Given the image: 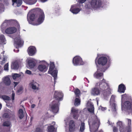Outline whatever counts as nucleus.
I'll return each instance as SVG.
<instances>
[{
	"instance_id": "nucleus-15",
	"label": "nucleus",
	"mask_w": 132,
	"mask_h": 132,
	"mask_svg": "<svg viewBox=\"0 0 132 132\" xmlns=\"http://www.w3.org/2000/svg\"><path fill=\"white\" fill-rule=\"evenodd\" d=\"M57 127V125L55 122H53L47 128V132H56L55 129Z\"/></svg>"
},
{
	"instance_id": "nucleus-58",
	"label": "nucleus",
	"mask_w": 132,
	"mask_h": 132,
	"mask_svg": "<svg viewBox=\"0 0 132 132\" xmlns=\"http://www.w3.org/2000/svg\"><path fill=\"white\" fill-rule=\"evenodd\" d=\"M98 132H103L102 130H100Z\"/></svg>"
},
{
	"instance_id": "nucleus-17",
	"label": "nucleus",
	"mask_w": 132,
	"mask_h": 132,
	"mask_svg": "<svg viewBox=\"0 0 132 132\" xmlns=\"http://www.w3.org/2000/svg\"><path fill=\"white\" fill-rule=\"evenodd\" d=\"M78 110L74 108H72L71 110V113L73 118L76 119H78L79 117Z\"/></svg>"
},
{
	"instance_id": "nucleus-25",
	"label": "nucleus",
	"mask_w": 132,
	"mask_h": 132,
	"mask_svg": "<svg viewBox=\"0 0 132 132\" xmlns=\"http://www.w3.org/2000/svg\"><path fill=\"white\" fill-rule=\"evenodd\" d=\"M36 60L33 59H31L28 61V64L30 68H33L35 65Z\"/></svg>"
},
{
	"instance_id": "nucleus-36",
	"label": "nucleus",
	"mask_w": 132,
	"mask_h": 132,
	"mask_svg": "<svg viewBox=\"0 0 132 132\" xmlns=\"http://www.w3.org/2000/svg\"><path fill=\"white\" fill-rule=\"evenodd\" d=\"M130 97L129 95L126 94H125L122 96L121 101L123 102V100H125L128 99Z\"/></svg>"
},
{
	"instance_id": "nucleus-5",
	"label": "nucleus",
	"mask_w": 132,
	"mask_h": 132,
	"mask_svg": "<svg viewBox=\"0 0 132 132\" xmlns=\"http://www.w3.org/2000/svg\"><path fill=\"white\" fill-rule=\"evenodd\" d=\"M45 16L43 11L40 10L35 18V22L31 24L34 25H38L41 24L43 22Z\"/></svg>"
},
{
	"instance_id": "nucleus-35",
	"label": "nucleus",
	"mask_w": 132,
	"mask_h": 132,
	"mask_svg": "<svg viewBox=\"0 0 132 132\" xmlns=\"http://www.w3.org/2000/svg\"><path fill=\"white\" fill-rule=\"evenodd\" d=\"M5 38L3 35H2L0 36V44H5Z\"/></svg>"
},
{
	"instance_id": "nucleus-9",
	"label": "nucleus",
	"mask_w": 132,
	"mask_h": 132,
	"mask_svg": "<svg viewBox=\"0 0 132 132\" xmlns=\"http://www.w3.org/2000/svg\"><path fill=\"white\" fill-rule=\"evenodd\" d=\"M43 62V64L39 65L37 67V69L40 72H45L47 70V66L48 65V64L44 61H40V62Z\"/></svg>"
},
{
	"instance_id": "nucleus-16",
	"label": "nucleus",
	"mask_w": 132,
	"mask_h": 132,
	"mask_svg": "<svg viewBox=\"0 0 132 132\" xmlns=\"http://www.w3.org/2000/svg\"><path fill=\"white\" fill-rule=\"evenodd\" d=\"M14 22H16V21L12 20H5L2 25L1 28L2 31H3L8 25L12 24Z\"/></svg>"
},
{
	"instance_id": "nucleus-41",
	"label": "nucleus",
	"mask_w": 132,
	"mask_h": 132,
	"mask_svg": "<svg viewBox=\"0 0 132 132\" xmlns=\"http://www.w3.org/2000/svg\"><path fill=\"white\" fill-rule=\"evenodd\" d=\"M23 88L22 87H20L17 91L18 94H20L22 93Z\"/></svg>"
},
{
	"instance_id": "nucleus-44",
	"label": "nucleus",
	"mask_w": 132,
	"mask_h": 132,
	"mask_svg": "<svg viewBox=\"0 0 132 132\" xmlns=\"http://www.w3.org/2000/svg\"><path fill=\"white\" fill-rule=\"evenodd\" d=\"M35 132H42V130L40 128H37L35 131Z\"/></svg>"
},
{
	"instance_id": "nucleus-29",
	"label": "nucleus",
	"mask_w": 132,
	"mask_h": 132,
	"mask_svg": "<svg viewBox=\"0 0 132 132\" xmlns=\"http://www.w3.org/2000/svg\"><path fill=\"white\" fill-rule=\"evenodd\" d=\"M88 111L92 113H94V107L93 105L91 104H89L88 106Z\"/></svg>"
},
{
	"instance_id": "nucleus-59",
	"label": "nucleus",
	"mask_w": 132,
	"mask_h": 132,
	"mask_svg": "<svg viewBox=\"0 0 132 132\" xmlns=\"http://www.w3.org/2000/svg\"><path fill=\"white\" fill-rule=\"evenodd\" d=\"M29 16V13L28 14V17Z\"/></svg>"
},
{
	"instance_id": "nucleus-42",
	"label": "nucleus",
	"mask_w": 132,
	"mask_h": 132,
	"mask_svg": "<svg viewBox=\"0 0 132 132\" xmlns=\"http://www.w3.org/2000/svg\"><path fill=\"white\" fill-rule=\"evenodd\" d=\"M4 69L5 70H8L9 69L8 63H6L4 66Z\"/></svg>"
},
{
	"instance_id": "nucleus-12",
	"label": "nucleus",
	"mask_w": 132,
	"mask_h": 132,
	"mask_svg": "<svg viewBox=\"0 0 132 132\" xmlns=\"http://www.w3.org/2000/svg\"><path fill=\"white\" fill-rule=\"evenodd\" d=\"M19 36L16 37L14 39V45L16 48L21 47L23 44V41Z\"/></svg>"
},
{
	"instance_id": "nucleus-38",
	"label": "nucleus",
	"mask_w": 132,
	"mask_h": 132,
	"mask_svg": "<svg viewBox=\"0 0 132 132\" xmlns=\"http://www.w3.org/2000/svg\"><path fill=\"white\" fill-rule=\"evenodd\" d=\"M74 92L75 94L76 97H79V95L80 94V91L78 89H76L74 91Z\"/></svg>"
},
{
	"instance_id": "nucleus-13",
	"label": "nucleus",
	"mask_w": 132,
	"mask_h": 132,
	"mask_svg": "<svg viewBox=\"0 0 132 132\" xmlns=\"http://www.w3.org/2000/svg\"><path fill=\"white\" fill-rule=\"evenodd\" d=\"M29 86L30 88L34 90L37 91L39 89V84L34 80H32L30 81L29 84Z\"/></svg>"
},
{
	"instance_id": "nucleus-56",
	"label": "nucleus",
	"mask_w": 132,
	"mask_h": 132,
	"mask_svg": "<svg viewBox=\"0 0 132 132\" xmlns=\"http://www.w3.org/2000/svg\"><path fill=\"white\" fill-rule=\"evenodd\" d=\"M48 0H41V1L42 2H44L46 1H47Z\"/></svg>"
},
{
	"instance_id": "nucleus-21",
	"label": "nucleus",
	"mask_w": 132,
	"mask_h": 132,
	"mask_svg": "<svg viewBox=\"0 0 132 132\" xmlns=\"http://www.w3.org/2000/svg\"><path fill=\"white\" fill-rule=\"evenodd\" d=\"M28 51L29 55L32 56L35 53L36 49L35 47L34 46H30L28 48Z\"/></svg>"
},
{
	"instance_id": "nucleus-24",
	"label": "nucleus",
	"mask_w": 132,
	"mask_h": 132,
	"mask_svg": "<svg viewBox=\"0 0 132 132\" xmlns=\"http://www.w3.org/2000/svg\"><path fill=\"white\" fill-rule=\"evenodd\" d=\"M12 5L15 7L20 6L22 4V0H12Z\"/></svg>"
},
{
	"instance_id": "nucleus-1",
	"label": "nucleus",
	"mask_w": 132,
	"mask_h": 132,
	"mask_svg": "<svg viewBox=\"0 0 132 132\" xmlns=\"http://www.w3.org/2000/svg\"><path fill=\"white\" fill-rule=\"evenodd\" d=\"M98 88L103 91L102 94L105 98L106 99L111 94L108 82L103 78L100 82L96 83L95 87L92 89L90 92L91 95L94 96L100 95V91Z\"/></svg>"
},
{
	"instance_id": "nucleus-47",
	"label": "nucleus",
	"mask_w": 132,
	"mask_h": 132,
	"mask_svg": "<svg viewBox=\"0 0 132 132\" xmlns=\"http://www.w3.org/2000/svg\"><path fill=\"white\" fill-rule=\"evenodd\" d=\"M4 117L6 118H8L9 117V115L7 113H5L3 114Z\"/></svg>"
},
{
	"instance_id": "nucleus-51",
	"label": "nucleus",
	"mask_w": 132,
	"mask_h": 132,
	"mask_svg": "<svg viewBox=\"0 0 132 132\" xmlns=\"http://www.w3.org/2000/svg\"><path fill=\"white\" fill-rule=\"evenodd\" d=\"M7 56H6L4 55V59L3 60V62H5V60H6L7 59Z\"/></svg>"
},
{
	"instance_id": "nucleus-7",
	"label": "nucleus",
	"mask_w": 132,
	"mask_h": 132,
	"mask_svg": "<svg viewBox=\"0 0 132 132\" xmlns=\"http://www.w3.org/2000/svg\"><path fill=\"white\" fill-rule=\"evenodd\" d=\"M121 109L122 111H125L129 112L131 111V103L128 101H126L121 103Z\"/></svg>"
},
{
	"instance_id": "nucleus-34",
	"label": "nucleus",
	"mask_w": 132,
	"mask_h": 132,
	"mask_svg": "<svg viewBox=\"0 0 132 132\" xmlns=\"http://www.w3.org/2000/svg\"><path fill=\"white\" fill-rule=\"evenodd\" d=\"M85 128V123L81 122V123L79 132H84Z\"/></svg>"
},
{
	"instance_id": "nucleus-22",
	"label": "nucleus",
	"mask_w": 132,
	"mask_h": 132,
	"mask_svg": "<svg viewBox=\"0 0 132 132\" xmlns=\"http://www.w3.org/2000/svg\"><path fill=\"white\" fill-rule=\"evenodd\" d=\"M3 82L4 84L6 86H9L11 83V81L10 78L7 76L3 78Z\"/></svg>"
},
{
	"instance_id": "nucleus-40",
	"label": "nucleus",
	"mask_w": 132,
	"mask_h": 132,
	"mask_svg": "<svg viewBox=\"0 0 132 132\" xmlns=\"http://www.w3.org/2000/svg\"><path fill=\"white\" fill-rule=\"evenodd\" d=\"M115 97L116 96H115L114 95H112L110 99V103L115 102L114 100Z\"/></svg>"
},
{
	"instance_id": "nucleus-4",
	"label": "nucleus",
	"mask_w": 132,
	"mask_h": 132,
	"mask_svg": "<svg viewBox=\"0 0 132 132\" xmlns=\"http://www.w3.org/2000/svg\"><path fill=\"white\" fill-rule=\"evenodd\" d=\"M102 7V3L101 0H89L85 5L86 9L96 10Z\"/></svg>"
},
{
	"instance_id": "nucleus-10",
	"label": "nucleus",
	"mask_w": 132,
	"mask_h": 132,
	"mask_svg": "<svg viewBox=\"0 0 132 132\" xmlns=\"http://www.w3.org/2000/svg\"><path fill=\"white\" fill-rule=\"evenodd\" d=\"M73 63L75 66H78L83 65L84 63L80 56H76L73 59Z\"/></svg>"
},
{
	"instance_id": "nucleus-64",
	"label": "nucleus",
	"mask_w": 132,
	"mask_h": 132,
	"mask_svg": "<svg viewBox=\"0 0 132 132\" xmlns=\"http://www.w3.org/2000/svg\"><path fill=\"white\" fill-rule=\"evenodd\" d=\"M14 51H15V50H14Z\"/></svg>"
},
{
	"instance_id": "nucleus-14",
	"label": "nucleus",
	"mask_w": 132,
	"mask_h": 132,
	"mask_svg": "<svg viewBox=\"0 0 132 132\" xmlns=\"http://www.w3.org/2000/svg\"><path fill=\"white\" fill-rule=\"evenodd\" d=\"M81 10L79 6L77 4L73 5L71 6L70 11L74 14L78 13Z\"/></svg>"
},
{
	"instance_id": "nucleus-62",
	"label": "nucleus",
	"mask_w": 132,
	"mask_h": 132,
	"mask_svg": "<svg viewBox=\"0 0 132 132\" xmlns=\"http://www.w3.org/2000/svg\"><path fill=\"white\" fill-rule=\"evenodd\" d=\"M17 50V51H18L17 52H18V51H19V50Z\"/></svg>"
},
{
	"instance_id": "nucleus-52",
	"label": "nucleus",
	"mask_w": 132,
	"mask_h": 132,
	"mask_svg": "<svg viewBox=\"0 0 132 132\" xmlns=\"http://www.w3.org/2000/svg\"><path fill=\"white\" fill-rule=\"evenodd\" d=\"M101 110L102 111H104L106 110V108H104L103 107H101Z\"/></svg>"
},
{
	"instance_id": "nucleus-11",
	"label": "nucleus",
	"mask_w": 132,
	"mask_h": 132,
	"mask_svg": "<svg viewBox=\"0 0 132 132\" xmlns=\"http://www.w3.org/2000/svg\"><path fill=\"white\" fill-rule=\"evenodd\" d=\"M117 126L119 127L120 131V132H130L131 128L129 127L127 128H125L124 125H123L121 121H119L117 123Z\"/></svg>"
},
{
	"instance_id": "nucleus-33",
	"label": "nucleus",
	"mask_w": 132,
	"mask_h": 132,
	"mask_svg": "<svg viewBox=\"0 0 132 132\" xmlns=\"http://www.w3.org/2000/svg\"><path fill=\"white\" fill-rule=\"evenodd\" d=\"M0 98L3 99L4 101H9L10 100L9 96L5 95H2L0 94Z\"/></svg>"
},
{
	"instance_id": "nucleus-30",
	"label": "nucleus",
	"mask_w": 132,
	"mask_h": 132,
	"mask_svg": "<svg viewBox=\"0 0 132 132\" xmlns=\"http://www.w3.org/2000/svg\"><path fill=\"white\" fill-rule=\"evenodd\" d=\"M110 105L112 112L115 113L116 111V105L114 102L110 103Z\"/></svg>"
},
{
	"instance_id": "nucleus-54",
	"label": "nucleus",
	"mask_w": 132,
	"mask_h": 132,
	"mask_svg": "<svg viewBox=\"0 0 132 132\" xmlns=\"http://www.w3.org/2000/svg\"><path fill=\"white\" fill-rule=\"evenodd\" d=\"M14 87H15L18 84V82H14Z\"/></svg>"
},
{
	"instance_id": "nucleus-46",
	"label": "nucleus",
	"mask_w": 132,
	"mask_h": 132,
	"mask_svg": "<svg viewBox=\"0 0 132 132\" xmlns=\"http://www.w3.org/2000/svg\"><path fill=\"white\" fill-rule=\"evenodd\" d=\"M25 73L28 75L31 74V71L28 70H27L26 71Z\"/></svg>"
},
{
	"instance_id": "nucleus-3",
	"label": "nucleus",
	"mask_w": 132,
	"mask_h": 132,
	"mask_svg": "<svg viewBox=\"0 0 132 132\" xmlns=\"http://www.w3.org/2000/svg\"><path fill=\"white\" fill-rule=\"evenodd\" d=\"M88 124L90 132H95L100 125V120L96 116H93L89 120Z\"/></svg>"
},
{
	"instance_id": "nucleus-31",
	"label": "nucleus",
	"mask_w": 132,
	"mask_h": 132,
	"mask_svg": "<svg viewBox=\"0 0 132 132\" xmlns=\"http://www.w3.org/2000/svg\"><path fill=\"white\" fill-rule=\"evenodd\" d=\"M24 113L23 112V110L21 109H20L19 111L18 116L20 119H22L24 116Z\"/></svg>"
},
{
	"instance_id": "nucleus-27",
	"label": "nucleus",
	"mask_w": 132,
	"mask_h": 132,
	"mask_svg": "<svg viewBox=\"0 0 132 132\" xmlns=\"http://www.w3.org/2000/svg\"><path fill=\"white\" fill-rule=\"evenodd\" d=\"M126 90V87L125 85L122 84L119 85L118 87V91L121 93H124Z\"/></svg>"
},
{
	"instance_id": "nucleus-32",
	"label": "nucleus",
	"mask_w": 132,
	"mask_h": 132,
	"mask_svg": "<svg viewBox=\"0 0 132 132\" xmlns=\"http://www.w3.org/2000/svg\"><path fill=\"white\" fill-rule=\"evenodd\" d=\"M80 101L79 97H76L74 103V105L76 106H77L80 104Z\"/></svg>"
},
{
	"instance_id": "nucleus-6",
	"label": "nucleus",
	"mask_w": 132,
	"mask_h": 132,
	"mask_svg": "<svg viewBox=\"0 0 132 132\" xmlns=\"http://www.w3.org/2000/svg\"><path fill=\"white\" fill-rule=\"evenodd\" d=\"M48 73L51 74L53 77L55 83L57 78V70H56V68L55 67L54 64L53 62H50Z\"/></svg>"
},
{
	"instance_id": "nucleus-39",
	"label": "nucleus",
	"mask_w": 132,
	"mask_h": 132,
	"mask_svg": "<svg viewBox=\"0 0 132 132\" xmlns=\"http://www.w3.org/2000/svg\"><path fill=\"white\" fill-rule=\"evenodd\" d=\"M10 125V122L9 121H8L5 122L3 124V125L4 126H9Z\"/></svg>"
},
{
	"instance_id": "nucleus-2",
	"label": "nucleus",
	"mask_w": 132,
	"mask_h": 132,
	"mask_svg": "<svg viewBox=\"0 0 132 132\" xmlns=\"http://www.w3.org/2000/svg\"><path fill=\"white\" fill-rule=\"evenodd\" d=\"M111 62L110 58L107 55H102L98 57V56L95 60V63L97 66L98 64L105 67L104 69L101 70L103 72H104L109 67L111 63Z\"/></svg>"
},
{
	"instance_id": "nucleus-20",
	"label": "nucleus",
	"mask_w": 132,
	"mask_h": 132,
	"mask_svg": "<svg viewBox=\"0 0 132 132\" xmlns=\"http://www.w3.org/2000/svg\"><path fill=\"white\" fill-rule=\"evenodd\" d=\"M69 131L70 132H73L75 129V124L73 120H70L69 123Z\"/></svg>"
},
{
	"instance_id": "nucleus-63",
	"label": "nucleus",
	"mask_w": 132,
	"mask_h": 132,
	"mask_svg": "<svg viewBox=\"0 0 132 132\" xmlns=\"http://www.w3.org/2000/svg\"><path fill=\"white\" fill-rule=\"evenodd\" d=\"M29 23H30V22L29 21Z\"/></svg>"
},
{
	"instance_id": "nucleus-50",
	"label": "nucleus",
	"mask_w": 132,
	"mask_h": 132,
	"mask_svg": "<svg viewBox=\"0 0 132 132\" xmlns=\"http://www.w3.org/2000/svg\"><path fill=\"white\" fill-rule=\"evenodd\" d=\"M15 96V93L13 91L12 92V100H14V97Z\"/></svg>"
},
{
	"instance_id": "nucleus-43",
	"label": "nucleus",
	"mask_w": 132,
	"mask_h": 132,
	"mask_svg": "<svg viewBox=\"0 0 132 132\" xmlns=\"http://www.w3.org/2000/svg\"><path fill=\"white\" fill-rule=\"evenodd\" d=\"M4 5L1 3H0V12L4 11Z\"/></svg>"
},
{
	"instance_id": "nucleus-48",
	"label": "nucleus",
	"mask_w": 132,
	"mask_h": 132,
	"mask_svg": "<svg viewBox=\"0 0 132 132\" xmlns=\"http://www.w3.org/2000/svg\"><path fill=\"white\" fill-rule=\"evenodd\" d=\"M127 121L128 122V126H129L131 125V120L128 119H126Z\"/></svg>"
},
{
	"instance_id": "nucleus-45",
	"label": "nucleus",
	"mask_w": 132,
	"mask_h": 132,
	"mask_svg": "<svg viewBox=\"0 0 132 132\" xmlns=\"http://www.w3.org/2000/svg\"><path fill=\"white\" fill-rule=\"evenodd\" d=\"M86 0H77V1L79 3H84Z\"/></svg>"
},
{
	"instance_id": "nucleus-55",
	"label": "nucleus",
	"mask_w": 132,
	"mask_h": 132,
	"mask_svg": "<svg viewBox=\"0 0 132 132\" xmlns=\"http://www.w3.org/2000/svg\"><path fill=\"white\" fill-rule=\"evenodd\" d=\"M108 123L109 124V125H111L112 126L113 125V123L112 124V123H111V124H110V122L109 121H108Z\"/></svg>"
},
{
	"instance_id": "nucleus-8",
	"label": "nucleus",
	"mask_w": 132,
	"mask_h": 132,
	"mask_svg": "<svg viewBox=\"0 0 132 132\" xmlns=\"http://www.w3.org/2000/svg\"><path fill=\"white\" fill-rule=\"evenodd\" d=\"M59 103L57 101H53L51 103L50 105V107L51 110L53 112L55 113H57L59 110Z\"/></svg>"
},
{
	"instance_id": "nucleus-49",
	"label": "nucleus",
	"mask_w": 132,
	"mask_h": 132,
	"mask_svg": "<svg viewBox=\"0 0 132 132\" xmlns=\"http://www.w3.org/2000/svg\"><path fill=\"white\" fill-rule=\"evenodd\" d=\"M113 132H118V130L117 128L115 127L113 128Z\"/></svg>"
},
{
	"instance_id": "nucleus-60",
	"label": "nucleus",
	"mask_w": 132,
	"mask_h": 132,
	"mask_svg": "<svg viewBox=\"0 0 132 132\" xmlns=\"http://www.w3.org/2000/svg\"><path fill=\"white\" fill-rule=\"evenodd\" d=\"M4 52H2V53L3 54H4Z\"/></svg>"
},
{
	"instance_id": "nucleus-23",
	"label": "nucleus",
	"mask_w": 132,
	"mask_h": 132,
	"mask_svg": "<svg viewBox=\"0 0 132 132\" xmlns=\"http://www.w3.org/2000/svg\"><path fill=\"white\" fill-rule=\"evenodd\" d=\"M16 29L14 27L9 28L6 29L5 32L6 33L8 34H11L13 33L16 32Z\"/></svg>"
},
{
	"instance_id": "nucleus-28",
	"label": "nucleus",
	"mask_w": 132,
	"mask_h": 132,
	"mask_svg": "<svg viewBox=\"0 0 132 132\" xmlns=\"http://www.w3.org/2000/svg\"><path fill=\"white\" fill-rule=\"evenodd\" d=\"M19 67L18 63L17 61H15L12 63L11 65V68L14 70L17 69Z\"/></svg>"
},
{
	"instance_id": "nucleus-18",
	"label": "nucleus",
	"mask_w": 132,
	"mask_h": 132,
	"mask_svg": "<svg viewBox=\"0 0 132 132\" xmlns=\"http://www.w3.org/2000/svg\"><path fill=\"white\" fill-rule=\"evenodd\" d=\"M54 97L58 101H60L62 99L63 96V94L60 91H55L54 94Z\"/></svg>"
},
{
	"instance_id": "nucleus-61",
	"label": "nucleus",
	"mask_w": 132,
	"mask_h": 132,
	"mask_svg": "<svg viewBox=\"0 0 132 132\" xmlns=\"http://www.w3.org/2000/svg\"><path fill=\"white\" fill-rule=\"evenodd\" d=\"M97 104H98V101H97Z\"/></svg>"
},
{
	"instance_id": "nucleus-53",
	"label": "nucleus",
	"mask_w": 132,
	"mask_h": 132,
	"mask_svg": "<svg viewBox=\"0 0 132 132\" xmlns=\"http://www.w3.org/2000/svg\"><path fill=\"white\" fill-rule=\"evenodd\" d=\"M35 106L36 105L35 104H32L31 105V108H33L35 107Z\"/></svg>"
},
{
	"instance_id": "nucleus-26",
	"label": "nucleus",
	"mask_w": 132,
	"mask_h": 132,
	"mask_svg": "<svg viewBox=\"0 0 132 132\" xmlns=\"http://www.w3.org/2000/svg\"><path fill=\"white\" fill-rule=\"evenodd\" d=\"M23 76V74L22 72H20L19 74H14L12 75V77L14 79H15L19 77H20V78H22Z\"/></svg>"
},
{
	"instance_id": "nucleus-37",
	"label": "nucleus",
	"mask_w": 132,
	"mask_h": 132,
	"mask_svg": "<svg viewBox=\"0 0 132 132\" xmlns=\"http://www.w3.org/2000/svg\"><path fill=\"white\" fill-rule=\"evenodd\" d=\"M36 17H35V15L34 14H31L29 16L30 19L31 21H35V18Z\"/></svg>"
},
{
	"instance_id": "nucleus-19",
	"label": "nucleus",
	"mask_w": 132,
	"mask_h": 132,
	"mask_svg": "<svg viewBox=\"0 0 132 132\" xmlns=\"http://www.w3.org/2000/svg\"><path fill=\"white\" fill-rule=\"evenodd\" d=\"M100 70L99 69H97V71L94 73V76L95 78L99 79L103 78V73L102 72H100Z\"/></svg>"
},
{
	"instance_id": "nucleus-57",
	"label": "nucleus",
	"mask_w": 132,
	"mask_h": 132,
	"mask_svg": "<svg viewBox=\"0 0 132 132\" xmlns=\"http://www.w3.org/2000/svg\"><path fill=\"white\" fill-rule=\"evenodd\" d=\"M2 104L0 103V110L1 109V108H2Z\"/></svg>"
}]
</instances>
